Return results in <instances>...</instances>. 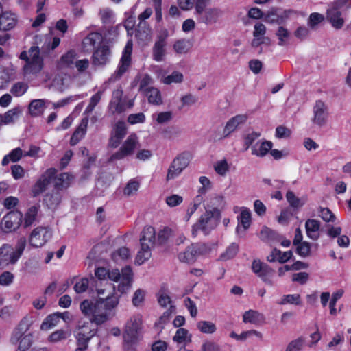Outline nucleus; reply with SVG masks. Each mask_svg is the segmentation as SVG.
<instances>
[{
    "instance_id": "1",
    "label": "nucleus",
    "mask_w": 351,
    "mask_h": 351,
    "mask_svg": "<svg viewBox=\"0 0 351 351\" xmlns=\"http://www.w3.org/2000/svg\"><path fill=\"white\" fill-rule=\"evenodd\" d=\"M119 303V297L112 294L106 298H99L95 303L89 300H84L80 303V308L92 323L100 325L114 316L115 308Z\"/></svg>"
},
{
    "instance_id": "2",
    "label": "nucleus",
    "mask_w": 351,
    "mask_h": 351,
    "mask_svg": "<svg viewBox=\"0 0 351 351\" xmlns=\"http://www.w3.org/2000/svg\"><path fill=\"white\" fill-rule=\"evenodd\" d=\"M221 219V215H220L217 209L208 210V209L206 208L205 213H204L192 226V237L196 238L199 232H202L204 236H208L217 227L220 223Z\"/></svg>"
},
{
    "instance_id": "3",
    "label": "nucleus",
    "mask_w": 351,
    "mask_h": 351,
    "mask_svg": "<svg viewBox=\"0 0 351 351\" xmlns=\"http://www.w3.org/2000/svg\"><path fill=\"white\" fill-rule=\"evenodd\" d=\"M216 246L217 244L213 243H192L186 247L184 252L178 254V258L182 263L193 264L199 257L210 254Z\"/></svg>"
},
{
    "instance_id": "4",
    "label": "nucleus",
    "mask_w": 351,
    "mask_h": 351,
    "mask_svg": "<svg viewBox=\"0 0 351 351\" xmlns=\"http://www.w3.org/2000/svg\"><path fill=\"white\" fill-rule=\"evenodd\" d=\"M156 241L154 228L151 226L144 227L140 238L141 250L136 257V262L138 265L143 264L151 257V251L156 244Z\"/></svg>"
},
{
    "instance_id": "5",
    "label": "nucleus",
    "mask_w": 351,
    "mask_h": 351,
    "mask_svg": "<svg viewBox=\"0 0 351 351\" xmlns=\"http://www.w3.org/2000/svg\"><path fill=\"white\" fill-rule=\"evenodd\" d=\"M27 241L25 237H21L15 246V250L8 244H4L0 247V269L10 264H14L23 254L26 247Z\"/></svg>"
},
{
    "instance_id": "6",
    "label": "nucleus",
    "mask_w": 351,
    "mask_h": 351,
    "mask_svg": "<svg viewBox=\"0 0 351 351\" xmlns=\"http://www.w3.org/2000/svg\"><path fill=\"white\" fill-rule=\"evenodd\" d=\"M192 158V154L189 151L179 154L171 163L167 174V180H173L179 176L189 166Z\"/></svg>"
},
{
    "instance_id": "7",
    "label": "nucleus",
    "mask_w": 351,
    "mask_h": 351,
    "mask_svg": "<svg viewBox=\"0 0 351 351\" xmlns=\"http://www.w3.org/2000/svg\"><path fill=\"white\" fill-rule=\"evenodd\" d=\"M97 332V329H91L87 326H79L75 334L76 340L75 351L87 350L90 339L96 335Z\"/></svg>"
},
{
    "instance_id": "8",
    "label": "nucleus",
    "mask_w": 351,
    "mask_h": 351,
    "mask_svg": "<svg viewBox=\"0 0 351 351\" xmlns=\"http://www.w3.org/2000/svg\"><path fill=\"white\" fill-rule=\"evenodd\" d=\"M138 143V141L136 134L135 133L130 134L119 149L110 156L109 160L114 161L122 160L125 157L132 154Z\"/></svg>"
},
{
    "instance_id": "9",
    "label": "nucleus",
    "mask_w": 351,
    "mask_h": 351,
    "mask_svg": "<svg viewBox=\"0 0 351 351\" xmlns=\"http://www.w3.org/2000/svg\"><path fill=\"white\" fill-rule=\"evenodd\" d=\"M346 3V0H337L334 3L333 6L326 11V19L335 29H341L343 27L345 21L339 8Z\"/></svg>"
},
{
    "instance_id": "10",
    "label": "nucleus",
    "mask_w": 351,
    "mask_h": 351,
    "mask_svg": "<svg viewBox=\"0 0 351 351\" xmlns=\"http://www.w3.org/2000/svg\"><path fill=\"white\" fill-rule=\"evenodd\" d=\"M56 173L57 170L55 168L47 169L32 186L31 189L32 196L36 197L44 192L56 176Z\"/></svg>"
},
{
    "instance_id": "11",
    "label": "nucleus",
    "mask_w": 351,
    "mask_h": 351,
    "mask_svg": "<svg viewBox=\"0 0 351 351\" xmlns=\"http://www.w3.org/2000/svg\"><path fill=\"white\" fill-rule=\"evenodd\" d=\"M52 237L49 228L38 226L34 228L29 234V243L34 247L43 246Z\"/></svg>"
},
{
    "instance_id": "12",
    "label": "nucleus",
    "mask_w": 351,
    "mask_h": 351,
    "mask_svg": "<svg viewBox=\"0 0 351 351\" xmlns=\"http://www.w3.org/2000/svg\"><path fill=\"white\" fill-rule=\"evenodd\" d=\"M23 220V214L18 210H12L7 213L2 219L1 227L4 232H12L17 230Z\"/></svg>"
},
{
    "instance_id": "13",
    "label": "nucleus",
    "mask_w": 351,
    "mask_h": 351,
    "mask_svg": "<svg viewBox=\"0 0 351 351\" xmlns=\"http://www.w3.org/2000/svg\"><path fill=\"white\" fill-rule=\"evenodd\" d=\"M133 49V42L132 40H128L126 43V45L123 49L122 52V56L120 60V62L117 67V69L114 72L113 76H114L115 79L120 78L129 69L132 59V52Z\"/></svg>"
},
{
    "instance_id": "14",
    "label": "nucleus",
    "mask_w": 351,
    "mask_h": 351,
    "mask_svg": "<svg viewBox=\"0 0 351 351\" xmlns=\"http://www.w3.org/2000/svg\"><path fill=\"white\" fill-rule=\"evenodd\" d=\"M169 36L167 29H162L157 35L156 40L152 48V58L156 62H161L165 55V47L167 45V38Z\"/></svg>"
},
{
    "instance_id": "15",
    "label": "nucleus",
    "mask_w": 351,
    "mask_h": 351,
    "mask_svg": "<svg viewBox=\"0 0 351 351\" xmlns=\"http://www.w3.org/2000/svg\"><path fill=\"white\" fill-rule=\"evenodd\" d=\"M127 134V126L123 121H118L113 126L110 133L108 146L115 149L119 146Z\"/></svg>"
},
{
    "instance_id": "16",
    "label": "nucleus",
    "mask_w": 351,
    "mask_h": 351,
    "mask_svg": "<svg viewBox=\"0 0 351 351\" xmlns=\"http://www.w3.org/2000/svg\"><path fill=\"white\" fill-rule=\"evenodd\" d=\"M104 38L101 34L96 32H90L84 38L82 42V49L86 53H90L97 48L104 45Z\"/></svg>"
},
{
    "instance_id": "17",
    "label": "nucleus",
    "mask_w": 351,
    "mask_h": 351,
    "mask_svg": "<svg viewBox=\"0 0 351 351\" xmlns=\"http://www.w3.org/2000/svg\"><path fill=\"white\" fill-rule=\"evenodd\" d=\"M123 91L121 88L112 92L111 100L108 104V110L112 114H121L126 110V101L123 98Z\"/></svg>"
},
{
    "instance_id": "18",
    "label": "nucleus",
    "mask_w": 351,
    "mask_h": 351,
    "mask_svg": "<svg viewBox=\"0 0 351 351\" xmlns=\"http://www.w3.org/2000/svg\"><path fill=\"white\" fill-rule=\"evenodd\" d=\"M143 321L140 315L132 316L126 322L123 335L142 338Z\"/></svg>"
},
{
    "instance_id": "19",
    "label": "nucleus",
    "mask_w": 351,
    "mask_h": 351,
    "mask_svg": "<svg viewBox=\"0 0 351 351\" xmlns=\"http://www.w3.org/2000/svg\"><path fill=\"white\" fill-rule=\"evenodd\" d=\"M252 269L266 284L271 285V278L274 270L268 265L261 262L260 260H254L252 264Z\"/></svg>"
},
{
    "instance_id": "20",
    "label": "nucleus",
    "mask_w": 351,
    "mask_h": 351,
    "mask_svg": "<svg viewBox=\"0 0 351 351\" xmlns=\"http://www.w3.org/2000/svg\"><path fill=\"white\" fill-rule=\"evenodd\" d=\"M92 53V62L93 65L104 66L108 62L110 50L107 45H102Z\"/></svg>"
},
{
    "instance_id": "21",
    "label": "nucleus",
    "mask_w": 351,
    "mask_h": 351,
    "mask_svg": "<svg viewBox=\"0 0 351 351\" xmlns=\"http://www.w3.org/2000/svg\"><path fill=\"white\" fill-rule=\"evenodd\" d=\"M278 8L272 7L265 14L264 20L269 23H276L281 25L285 23L286 20L289 18L291 10H285L281 14H278Z\"/></svg>"
},
{
    "instance_id": "22",
    "label": "nucleus",
    "mask_w": 351,
    "mask_h": 351,
    "mask_svg": "<svg viewBox=\"0 0 351 351\" xmlns=\"http://www.w3.org/2000/svg\"><path fill=\"white\" fill-rule=\"evenodd\" d=\"M247 120V116L245 114H237L229 119L223 130V138L228 137L237 130L239 125L244 124Z\"/></svg>"
},
{
    "instance_id": "23",
    "label": "nucleus",
    "mask_w": 351,
    "mask_h": 351,
    "mask_svg": "<svg viewBox=\"0 0 351 351\" xmlns=\"http://www.w3.org/2000/svg\"><path fill=\"white\" fill-rule=\"evenodd\" d=\"M30 326L29 319L27 317H23L13 330L10 338L11 343L16 344L25 333L29 330Z\"/></svg>"
},
{
    "instance_id": "24",
    "label": "nucleus",
    "mask_w": 351,
    "mask_h": 351,
    "mask_svg": "<svg viewBox=\"0 0 351 351\" xmlns=\"http://www.w3.org/2000/svg\"><path fill=\"white\" fill-rule=\"evenodd\" d=\"M29 61L33 73H38L43 69V60L40 56V49L38 46H32L28 51Z\"/></svg>"
},
{
    "instance_id": "25",
    "label": "nucleus",
    "mask_w": 351,
    "mask_h": 351,
    "mask_svg": "<svg viewBox=\"0 0 351 351\" xmlns=\"http://www.w3.org/2000/svg\"><path fill=\"white\" fill-rule=\"evenodd\" d=\"M314 113V122L319 126L325 124L327 117V108L325 104L321 101L317 100L313 108Z\"/></svg>"
},
{
    "instance_id": "26",
    "label": "nucleus",
    "mask_w": 351,
    "mask_h": 351,
    "mask_svg": "<svg viewBox=\"0 0 351 351\" xmlns=\"http://www.w3.org/2000/svg\"><path fill=\"white\" fill-rule=\"evenodd\" d=\"M17 23V19L14 14L10 12H1L0 15V30L9 31L13 29Z\"/></svg>"
},
{
    "instance_id": "27",
    "label": "nucleus",
    "mask_w": 351,
    "mask_h": 351,
    "mask_svg": "<svg viewBox=\"0 0 351 351\" xmlns=\"http://www.w3.org/2000/svg\"><path fill=\"white\" fill-rule=\"evenodd\" d=\"M243 322L250 323L256 326H260L265 323V315L254 310H248L243 315Z\"/></svg>"
},
{
    "instance_id": "28",
    "label": "nucleus",
    "mask_w": 351,
    "mask_h": 351,
    "mask_svg": "<svg viewBox=\"0 0 351 351\" xmlns=\"http://www.w3.org/2000/svg\"><path fill=\"white\" fill-rule=\"evenodd\" d=\"M62 197L61 191L53 188L51 192L44 196L43 204L50 209H55L60 204Z\"/></svg>"
},
{
    "instance_id": "29",
    "label": "nucleus",
    "mask_w": 351,
    "mask_h": 351,
    "mask_svg": "<svg viewBox=\"0 0 351 351\" xmlns=\"http://www.w3.org/2000/svg\"><path fill=\"white\" fill-rule=\"evenodd\" d=\"M305 228L307 236L312 240L316 241L319 239L318 233L320 229V222L317 219H308L305 222Z\"/></svg>"
},
{
    "instance_id": "30",
    "label": "nucleus",
    "mask_w": 351,
    "mask_h": 351,
    "mask_svg": "<svg viewBox=\"0 0 351 351\" xmlns=\"http://www.w3.org/2000/svg\"><path fill=\"white\" fill-rule=\"evenodd\" d=\"M72 176L68 173H61L57 176H55L54 189L59 191L66 189L69 187Z\"/></svg>"
},
{
    "instance_id": "31",
    "label": "nucleus",
    "mask_w": 351,
    "mask_h": 351,
    "mask_svg": "<svg viewBox=\"0 0 351 351\" xmlns=\"http://www.w3.org/2000/svg\"><path fill=\"white\" fill-rule=\"evenodd\" d=\"M40 205L37 204L36 205L30 206L26 213H25L23 218V226L24 228H28L31 226L36 221L40 210Z\"/></svg>"
},
{
    "instance_id": "32",
    "label": "nucleus",
    "mask_w": 351,
    "mask_h": 351,
    "mask_svg": "<svg viewBox=\"0 0 351 351\" xmlns=\"http://www.w3.org/2000/svg\"><path fill=\"white\" fill-rule=\"evenodd\" d=\"M141 337L123 335V351H138V347Z\"/></svg>"
},
{
    "instance_id": "33",
    "label": "nucleus",
    "mask_w": 351,
    "mask_h": 351,
    "mask_svg": "<svg viewBox=\"0 0 351 351\" xmlns=\"http://www.w3.org/2000/svg\"><path fill=\"white\" fill-rule=\"evenodd\" d=\"M61 317H62L61 313H55L49 315L42 322L40 329L42 330H48L52 328L58 324Z\"/></svg>"
},
{
    "instance_id": "34",
    "label": "nucleus",
    "mask_w": 351,
    "mask_h": 351,
    "mask_svg": "<svg viewBox=\"0 0 351 351\" xmlns=\"http://www.w3.org/2000/svg\"><path fill=\"white\" fill-rule=\"evenodd\" d=\"M23 156H24L23 150L20 147H16L13 149L8 154L4 156L1 161V165L5 166L8 165L10 162H16L19 161Z\"/></svg>"
},
{
    "instance_id": "35",
    "label": "nucleus",
    "mask_w": 351,
    "mask_h": 351,
    "mask_svg": "<svg viewBox=\"0 0 351 351\" xmlns=\"http://www.w3.org/2000/svg\"><path fill=\"white\" fill-rule=\"evenodd\" d=\"M226 206V202L224 200V197L222 195H216L213 198H211L210 202L207 204L205 209L207 208L208 210H217L220 215H221V211Z\"/></svg>"
},
{
    "instance_id": "36",
    "label": "nucleus",
    "mask_w": 351,
    "mask_h": 351,
    "mask_svg": "<svg viewBox=\"0 0 351 351\" xmlns=\"http://www.w3.org/2000/svg\"><path fill=\"white\" fill-rule=\"evenodd\" d=\"M272 147L273 143L271 141L265 140L261 143L258 148H256V145L252 147V154L258 157H264L270 152Z\"/></svg>"
},
{
    "instance_id": "37",
    "label": "nucleus",
    "mask_w": 351,
    "mask_h": 351,
    "mask_svg": "<svg viewBox=\"0 0 351 351\" xmlns=\"http://www.w3.org/2000/svg\"><path fill=\"white\" fill-rule=\"evenodd\" d=\"M21 112L19 108H14L7 111L4 114H0V121L2 124L7 125L12 123L19 119Z\"/></svg>"
},
{
    "instance_id": "38",
    "label": "nucleus",
    "mask_w": 351,
    "mask_h": 351,
    "mask_svg": "<svg viewBox=\"0 0 351 351\" xmlns=\"http://www.w3.org/2000/svg\"><path fill=\"white\" fill-rule=\"evenodd\" d=\"M260 238L263 241H280V234L268 227H263L260 232Z\"/></svg>"
},
{
    "instance_id": "39",
    "label": "nucleus",
    "mask_w": 351,
    "mask_h": 351,
    "mask_svg": "<svg viewBox=\"0 0 351 351\" xmlns=\"http://www.w3.org/2000/svg\"><path fill=\"white\" fill-rule=\"evenodd\" d=\"M45 102L44 99L32 100L29 105V112L33 117H38L43 114Z\"/></svg>"
},
{
    "instance_id": "40",
    "label": "nucleus",
    "mask_w": 351,
    "mask_h": 351,
    "mask_svg": "<svg viewBox=\"0 0 351 351\" xmlns=\"http://www.w3.org/2000/svg\"><path fill=\"white\" fill-rule=\"evenodd\" d=\"M87 122L81 123L73 133L71 139L70 145L74 146L81 141L86 133Z\"/></svg>"
},
{
    "instance_id": "41",
    "label": "nucleus",
    "mask_w": 351,
    "mask_h": 351,
    "mask_svg": "<svg viewBox=\"0 0 351 351\" xmlns=\"http://www.w3.org/2000/svg\"><path fill=\"white\" fill-rule=\"evenodd\" d=\"M149 104L160 105L162 104V97L160 90L156 88H148L145 92Z\"/></svg>"
},
{
    "instance_id": "42",
    "label": "nucleus",
    "mask_w": 351,
    "mask_h": 351,
    "mask_svg": "<svg viewBox=\"0 0 351 351\" xmlns=\"http://www.w3.org/2000/svg\"><path fill=\"white\" fill-rule=\"evenodd\" d=\"M158 304L162 307H166L167 304H172V300L167 293V290L164 287H161L158 293L156 294Z\"/></svg>"
},
{
    "instance_id": "43",
    "label": "nucleus",
    "mask_w": 351,
    "mask_h": 351,
    "mask_svg": "<svg viewBox=\"0 0 351 351\" xmlns=\"http://www.w3.org/2000/svg\"><path fill=\"white\" fill-rule=\"evenodd\" d=\"M198 330L204 334H213L217 330L216 325L209 321H199L197 323Z\"/></svg>"
},
{
    "instance_id": "44",
    "label": "nucleus",
    "mask_w": 351,
    "mask_h": 351,
    "mask_svg": "<svg viewBox=\"0 0 351 351\" xmlns=\"http://www.w3.org/2000/svg\"><path fill=\"white\" fill-rule=\"evenodd\" d=\"M251 218L250 210L247 208H244L238 217V221L244 230H247L250 228L251 225Z\"/></svg>"
},
{
    "instance_id": "45",
    "label": "nucleus",
    "mask_w": 351,
    "mask_h": 351,
    "mask_svg": "<svg viewBox=\"0 0 351 351\" xmlns=\"http://www.w3.org/2000/svg\"><path fill=\"white\" fill-rule=\"evenodd\" d=\"M239 252V245L235 243H231L226 250L225 252L220 255L219 259L225 261L234 258Z\"/></svg>"
},
{
    "instance_id": "46",
    "label": "nucleus",
    "mask_w": 351,
    "mask_h": 351,
    "mask_svg": "<svg viewBox=\"0 0 351 351\" xmlns=\"http://www.w3.org/2000/svg\"><path fill=\"white\" fill-rule=\"evenodd\" d=\"M219 16V10L217 8H208L205 10L202 21L206 24L215 23Z\"/></svg>"
},
{
    "instance_id": "47",
    "label": "nucleus",
    "mask_w": 351,
    "mask_h": 351,
    "mask_svg": "<svg viewBox=\"0 0 351 351\" xmlns=\"http://www.w3.org/2000/svg\"><path fill=\"white\" fill-rule=\"evenodd\" d=\"M190 48L189 41L185 39L178 40L173 44V49L180 54L187 53Z\"/></svg>"
},
{
    "instance_id": "48",
    "label": "nucleus",
    "mask_w": 351,
    "mask_h": 351,
    "mask_svg": "<svg viewBox=\"0 0 351 351\" xmlns=\"http://www.w3.org/2000/svg\"><path fill=\"white\" fill-rule=\"evenodd\" d=\"M286 198L290 206L294 209H298L304 205V203L299 197L295 195L293 191H287L286 194Z\"/></svg>"
},
{
    "instance_id": "49",
    "label": "nucleus",
    "mask_w": 351,
    "mask_h": 351,
    "mask_svg": "<svg viewBox=\"0 0 351 351\" xmlns=\"http://www.w3.org/2000/svg\"><path fill=\"white\" fill-rule=\"evenodd\" d=\"M27 89L28 86L27 84L19 82L12 86L10 93L15 97H21L27 92Z\"/></svg>"
},
{
    "instance_id": "50",
    "label": "nucleus",
    "mask_w": 351,
    "mask_h": 351,
    "mask_svg": "<svg viewBox=\"0 0 351 351\" xmlns=\"http://www.w3.org/2000/svg\"><path fill=\"white\" fill-rule=\"evenodd\" d=\"M76 57L77 53L75 51L71 49L61 56L60 62L67 67H70L73 64Z\"/></svg>"
},
{
    "instance_id": "51",
    "label": "nucleus",
    "mask_w": 351,
    "mask_h": 351,
    "mask_svg": "<svg viewBox=\"0 0 351 351\" xmlns=\"http://www.w3.org/2000/svg\"><path fill=\"white\" fill-rule=\"evenodd\" d=\"M295 252L302 257H306L311 254V245L307 241H303L296 245Z\"/></svg>"
},
{
    "instance_id": "52",
    "label": "nucleus",
    "mask_w": 351,
    "mask_h": 351,
    "mask_svg": "<svg viewBox=\"0 0 351 351\" xmlns=\"http://www.w3.org/2000/svg\"><path fill=\"white\" fill-rule=\"evenodd\" d=\"M280 305L286 304H291L300 305L301 304V298L299 294H288L283 296L282 300L278 302Z\"/></svg>"
},
{
    "instance_id": "53",
    "label": "nucleus",
    "mask_w": 351,
    "mask_h": 351,
    "mask_svg": "<svg viewBox=\"0 0 351 351\" xmlns=\"http://www.w3.org/2000/svg\"><path fill=\"white\" fill-rule=\"evenodd\" d=\"M183 81V75L180 72L173 71L171 74L165 77L162 82L165 84H171L172 83H180Z\"/></svg>"
},
{
    "instance_id": "54",
    "label": "nucleus",
    "mask_w": 351,
    "mask_h": 351,
    "mask_svg": "<svg viewBox=\"0 0 351 351\" xmlns=\"http://www.w3.org/2000/svg\"><path fill=\"white\" fill-rule=\"evenodd\" d=\"M32 338L33 336L31 333H29L26 335H24L21 338L19 341V350L20 351H26L27 350L32 344Z\"/></svg>"
},
{
    "instance_id": "55",
    "label": "nucleus",
    "mask_w": 351,
    "mask_h": 351,
    "mask_svg": "<svg viewBox=\"0 0 351 351\" xmlns=\"http://www.w3.org/2000/svg\"><path fill=\"white\" fill-rule=\"evenodd\" d=\"M319 216L326 222H334L336 219L335 215L328 208H319Z\"/></svg>"
},
{
    "instance_id": "56",
    "label": "nucleus",
    "mask_w": 351,
    "mask_h": 351,
    "mask_svg": "<svg viewBox=\"0 0 351 351\" xmlns=\"http://www.w3.org/2000/svg\"><path fill=\"white\" fill-rule=\"evenodd\" d=\"M172 234V230L165 227L158 233L157 241L160 245L165 244Z\"/></svg>"
},
{
    "instance_id": "57",
    "label": "nucleus",
    "mask_w": 351,
    "mask_h": 351,
    "mask_svg": "<svg viewBox=\"0 0 351 351\" xmlns=\"http://www.w3.org/2000/svg\"><path fill=\"white\" fill-rule=\"evenodd\" d=\"M88 279L87 278H82L75 282L73 289L76 293H82L88 289Z\"/></svg>"
},
{
    "instance_id": "58",
    "label": "nucleus",
    "mask_w": 351,
    "mask_h": 351,
    "mask_svg": "<svg viewBox=\"0 0 351 351\" xmlns=\"http://www.w3.org/2000/svg\"><path fill=\"white\" fill-rule=\"evenodd\" d=\"M67 332L64 330H58L53 332L49 337L48 340L50 342L56 343L67 338Z\"/></svg>"
},
{
    "instance_id": "59",
    "label": "nucleus",
    "mask_w": 351,
    "mask_h": 351,
    "mask_svg": "<svg viewBox=\"0 0 351 351\" xmlns=\"http://www.w3.org/2000/svg\"><path fill=\"white\" fill-rule=\"evenodd\" d=\"M189 331L184 328H180L176 330V335L173 337V340L178 343H182L186 340Z\"/></svg>"
},
{
    "instance_id": "60",
    "label": "nucleus",
    "mask_w": 351,
    "mask_h": 351,
    "mask_svg": "<svg viewBox=\"0 0 351 351\" xmlns=\"http://www.w3.org/2000/svg\"><path fill=\"white\" fill-rule=\"evenodd\" d=\"M304 344V340L299 337L291 341L287 346L285 351H300L302 350Z\"/></svg>"
},
{
    "instance_id": "61",
    "label": "nucleus",
    "mask_w": 351,
    "mask_h": 351,
    "mask_svg": "<svg viewBox=\"0 0 351 351\" xmlns=\"http://www.w3.org/2000/svg\"><path fill=\"white\" fill-rule=\"evenodd\" d=\"M127 121L131 125L143 123L145 121V116L143 112L131 114L128 117Z\"/></svg>"
},
{
    "instance_id": "62",
    "label": "nucleus",
    "mask_w": 351,
    "mask_h": 351,
    "mask_svg": "<svg viewBox=\"0 0 351 351\" xmlns=\"http://www.w3.org/2000/svg\"><path fill=\"white\" fill-rule=\"evenodd\" d=\"M220 346L213 341H205L199 351H220Z\"/></svg>"
},
{
    "instance_id": "63",
    "label": "nucleus",
    "mask_w": 351,
    "mask_h": 351,
    "mask_svg": "<svg viewBox=\"0 0 351 351\" xmlns=\"http://www.w3.org/2000/svg\"><path fill=\"white\" fill-rule=\"evenodd\" d=\"M14 275L10 271H3L0 275V285L2 286H9L13 282Z\"/></svg>"
},
{
    "instance_id": "64",
    "label": "nucleus",
    "mask_w": 351,
    "mask_h": 351,
    "mask_svg": "<svg viewBox=\"0 0 351 351\" xmlns=\"http://www.w3.org/2000/svg\"><path fill=\"white\" fill-rule=\"evenodd\" d=\"M11 174L14 179L19 180L24 177L25 170L19 165H13L11 166Z\"/></svg>"
}]
</instances>
